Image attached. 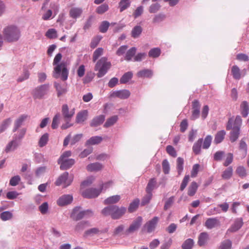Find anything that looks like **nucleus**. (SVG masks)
Returning a JSON list of instances; mask_svg holds the SVG:
<instances>
[{"instance_id":"nucleus-44","label":"nucleus","mask_w":249,"mask_h":249,"mask_svg":"<svg viewBox=\"0 0 249 249\" xmlns=\"http://www.w3.org/2000/svg\"><path fill=\"white\" fill-rule=\"evenodd\" d=\"M232 173V167L231 166H229L223 171L221 176L223 179H229L231 177Z\"/></svg>"},{"instance_id":"nucleus-30","label":"nucleus","mask_w":249,"mask_h":249,"mask_svg":"<svg viewBox=\"0 0 249 249\" xmlns=\"http://www.w3.org/2000/svg\"><path fill=\"white\" fill-rule=\"evenodd\" d=\"M121 199L119 195H115L109 196L104 200V203L105 205L113 204L117 203Z\"/></svg>"},{"instance_id":"nucleus-5","label":"nucleus","mask_w":249,"mask_h":249,"mask_svg":"<svg viewBox=\"0 0 249 249\" xmlns=\"http://www.w3.org/2000/svg\"><path fill=\"white\" fill-rule=\"evenodd\" d=\"M111 66V63L107 61V57H103L99 59L95 66V71H98L97 74L98 78L104 76L107 72Z\"/></svg>"},{"instance_id":"nucleus-32","label":"nucleus","mask_w":249,"mask_h":249,"mask_svg":"<svg viewBox=\"0 0 249 249\" xmlns=\"http://www.w3.org/2000/svg\"><path fill=\"white\" fill-rule=\"evenodd\" d=\"M203 143V139H199L193 145V151L196 155H198L201 151V147Z\"/></svg>"},{"instance_id":"nucleus-57","label":"nucleus","mask_w":249,"mask_h":249,"mask_svg":"<svg viewBox=\"0 0 249 249\" xmlns=\"http://www.w3.org/2000/svg\"><path fill=\"white\" fill-rule=\"evenodd\" d=\"M236 174L241 178H243L247 176V172L245 168L243 166L237 167L236 170Z\"/></svg>"},{"instance_id":"nucleus-19","label":"nucleus","mask_w":249,"mask_h":249,"mask_svg":"<svg viewBox=\"0 0 249 249\" xmlns=\"http://www.w3.org/2000/svg\"><path fill=\"white\" fill-rule=\"evenodd\" d=\"M80 207H75L72 210L71 217L75 221H78L84 218L83 211H80Z\"/></svg>"},{"instance_id":"nucleus-40","label":"nucleus","mask_w":249,"mask_h":249,"mask_svg":"<svg viewBox=\"0 0 249 249\" xmlns=\"http://www.w3.org/2000/svg\"><path fill=\"white\" fill-rule=\"evenodd\" d=\"M137 49L135 47H132L129 49L126 53L125 55V60L129 61L132 60V57L135 55L136 53Z\"/></svg>"},{"instance_id":"nucleus-23","label":"nucleus","mask_w":249,"mask_h":249,"mask_svg":"<svg viewBox=\"0 0 249 249\" xmlns=\"http://www.w3.org/2000/svg\"><path fill=\"white\" fill-rule=\"evenodd\" d=\"M88 111L87 110H83L77 114L76 122L78 124L83 123L87 119Z\"/></svg>"},{"instance_id":"nucleus-45","label":"nucleus","mask_w":249,"mask_h":249,"mask_svg":"<svg viewBox=\"0 0 249 249\" xmlns=\"http://www.w3.org/2000/svg\"><path fill=\"white\" fill-rule=\"evenodd\" d=\"M142 29L141 26L137 25L135 26L131 31V36L133 38H137L141 34Z\"/></svg>"},{"instance_id":"nucleus-51","label":"nucleus","mask_w":249,"mask_h":249,"mask_svg":"<svg viewBox=\"0 0 249 249\" xmlns=\"http://www.w3.org/2000/svg\"><path fill=\"white\" fill-rule=\"evenodd\" d=\"M161 53V51L159 48H154L151 49L148 55L150 57L156 58L159 57Z\"/></svg>"},{"instance_id":"nucleus-61","label":"nucleus","mask_w":249,"mask_h":249,"mask_svg":"<svg viewBox=\"0 0 249 249\" xmlns=\"http://www.w3.org/2000/svg\"><path fill=\"white\" fill-rule=\"evenodd\" d=\"M160 5L159 3H154L152 4L149 8V12L150 13H156L160 8Z\"/></svg>"},{"instance_id":"nucleus-49","label":"nucleus","mask_w":249,"mask_h":249,"mask_svg":"<svg viewBox=\"0 0 249 249\" xmlns=\"http://www.w3.org/2000/svg\"><path fill=\"white\" fill-rule=\"evenodd\" d=\"M194 244V240L189 238L186 239L182 244L181 247L182 249H192Z\"/></svg>"},{"instance_id":"nucleus-21","label":"nucleus","mask_w":249,"mask_h":249,"mask_svg":"<svg viewBox=\"0 0 249 249\" xmlns=\"http://www.w3.org/2000/svg\"><path fill=\"white\" fill-rule=\"evenodd\" d=\"M21 143L17 140L13 138L12 140L10 141L6 145L5 151L6 153H9L15 151Z\"/></svg>"},{"instance_id":"nucleus-18","label":"nucleus","mask_w":249,"mask_h":249,"mask_svg":"<svg viewBox=\"0 0 249 249\" xmlns=\"http://www.w3.org/2000/svg\"><path fill=\"white\" fill-rule=\"evenodd\" d=\"M220 222L217 217L209 218L205 222L204 226L208 229H212L219 226Z\"/></svg>"},{"instance_id":"nucleus-7","label":"nucleus","mask_w":249,"mask_h":249,"mask_svg":"<svg viewBox=\"0 0 249 249\" xmlns=\"http://www.w3.org/2000/svg\"><path fill=\"white\" fill-rule=\"evenodd\" d=\"M142 222V218L141 216H138L130 225L129 228L124 232L125 235H129L139 230Z\"/></svg>"},{"instance_id":"nucleus-42","label":"nucleus","mask_w":249,"mask_h":249,"mask_svg":"<svg viewBox=\"0 0 249 249\" xmlns=\"http://www.w3.org/2000/svg\"><path fill=\"white\" fill-rule=\"evenodd\" d=\"M133 76V73L131 71H128L124 73L120 79L121 84H125L128 82Z\"/></svg>"},{"instance_id":"nucleus-35","label":"nucleus","mask_w":249,"mask_h":249,"mask_svg":"<svg viewBox=\"0 0 249 249\" xmlns=\"http://www.w3.org/2000/svg\"><path fill=\"white\" fill-rule=\"evenodd\" d=\"M30 76V72L27 67L23 68V71L22 74L18 78L17 81L18 82H22L28 79Z\"/></svg>"},{"instance_id":"nucleus-37","label":"nucleus","mask_w":249,"mask_h":249,"mask_svg":"<svg viewBox=\"0 0 249 249\" xmlns=\"http://www.w3.org/2000/svg\"><path fill=\"white\" fill-rule=\"evenodd\" d=\"M153 75V72L149 69H144L139 71L137 73V76L139 77H147L151 78Z\"/></svg>"},{"instance_id":"nucleus-31","label":"nucleus","mask_w":249,"mask_h":249,"mask_svg":"<svg viewBox=\"0 0 249 249\" xmlns=\"http://www.w3.org/2000/svg\"><path fill=\"white\" fill-rule=\"evenodd\" d=\"M100 230L97 228H93L86 231L83 234L85 238L93 236L99 233Z\"/></svg>"},{"instance_id":"nucleus-46","label":"nucleus","mask_w":249,"mask_h":249,"mask_svg":"<svg viewBox=\"0 0 249 249\" xmlns=\"http://www.w3.org/2000/svg\"><path fill=\"white\" fill-rule=\"evenodd\" d=\"M49 140V134L47 133L44 134L39 139L38 145L42 147L46 145Z\"/></svg>"},{"instance_id":"nucleus-11","label":"nucleus","mask_w":249,"mask_h":249,"mask_svg":"<svg viewBox=\"0 0 249 249\" xmlns=\"http://www.w3.org/2000/svg\"><path fill=\"white\" fill-rule=\"evenodd\" d=\"M101 193V190L96 188H89L82 193V196L85 198H92L97 197Z\"/></svg>"},{"instance_id":"nucleus-58","label":"nucleus","mask_w":249,"mask_h":249,"mask_svg":"<svg viewBox=\"0 0 249 249\" xmlns=\"http://www.w3.org/2000/svg\"><path fill=\"white\" fill-rule=\"evenodd\" d=\"M13 214L9 211H5L1 213L0 217L3 221H7L12 218Z\"/></svg>"},{"instance_id":"nucleus-28","label":"nucleus","mask_w":249,"mask_h":249,"mask_svg":"<svg viewBox=\"0 0 249 249\" xmlns=\"http://www.w3.org/2000/svg\"><path fill=\"white\" fill-rule=\"evenodd\" d=\"M83 12V10L81 8L73 7L71 9L69 15L72 18L76 19L80 17Z\"/></svg>"},{"instance_id":"nucleus-10","label":"nucleus","mask_w":249,"mask_h":249,"mask_svg":"<svg viewBox=\"0 0 249 249\" xmlns=\"http://www.w3.org/2000/svg\"><path fill=\"white\" fill-rule=\"evenodd\" d=\"M130 95V92L127 89L113 91L110 93V96L111 97H118L121 99H127Z\"/></svg>"},{"instance_id":"nucleus-36","label":"nucleus","mask_w":249,"mask_h":249,"mask_svg":"<svg viewBox=\"0 0 249 249\" xmlns=\"http://www.w3.org/2000/svg\"><path fill=\"white\" fill-rule=\"evenodd\" d=\"M12 119L8 118L4 120L0 124V134L3 132L12 123Z\"/></svg>"},{"instance_id":"nucleus-13","label":"nucleus","mask_w":249,"mask_h":249,"mask_svg":"<svg viewBox=\"0 0 249 249\" xmlns=\"http://www.w3.org/2000/svg\"><path fill=\"white\" fill-rule=\"evenodd\" d=\"M73 200V196L71 195H64L57 200V204L59 206H64L71 204Z\"/></svg>"},{"instance_id":"nucleus-52","label":"nucleus","mask_w":249,"mask_h":249,"mask_svg":"<svg viewBox=\"0 0 249 249\" xmlns=\"http://www.w3.org/2000/svg\"><path fill=\"white\" fill-rule=\"evenodd\" d=\"M109 7L107 4L105 3L99 6L96 9V12L99 14H103L108 11Z\"/></svg>"},{"instance_id":"nucleus-34","label":"nucleus","mask_w":249,"mask_h":249,"mask_svg":"<svg viewBox=\"0 0 249 249\" xmlns=\"http://www.w3.org/2000/svg\"><path fill=\"white\" fill-rule=\"evenodd\" d=\"M225 135L226 132L224 130L218 131L215 135L214 142L215 144H218L224 140Z\"/></svg>"},{"instance_id":"nucleus-9","label":"nucleus","mask_w":249,"mask_h":249,"mask_svg":"<svg viewBox=\"0 0 249 249\" xmlns=\"http://www.w3.org/2000/svg\"><path fill=\"white\" fill-rule=\"evenodd\" d=\"M159 221L158 216H154L152 219L147 221L143 226V230H146L148 233H151L154 231L156 226Z\"/></svg>"},{"instance_id":"nucleus-60","label":"nucleus","mask_w":249,"mask_h":249,"mask_svg":"<svg viewBox=\"0 0 249 249\" xmlns=\"http://www.w3.org/2000/svg\"><path fill=\"white\" fill-rule=\"evenodd\" d=\"M175 200V197L174 196L170 197L168 198L164 204L163 209L165 211L169 209L173 204Z\"/></svg>"},{"instance_id":"nucleus-26","label":"nucleus","mask_w":249,"mask_h":249,"mask_svg":"<svg viewBox=\"0 0 249 249\" xmlns=\"http://www.w3.org/2000/svg\"><path fill=\"white\" fill-rule=\"evenodd\" d=\"M105 117L104 115L94 117L91 121L90 125L92 127H96L101 124L104 121Z\"/></svg>"},{"instance_id":"nucleus-54","label":"nucleus","mask_w":249,"mask_h":249,"mask_svg":"<svg viewBox=\"0 0 249 249\" xmlns=\"http://www.w3.org/2000/svg\"><path fill=\"white\" fill-rule=\"evenodd\" d=\"M212 141V137L211 135H207L205 138L204 139L203 144L202 148L205 149H208L211 144Z\"/></svg>"},{"instance_id":"nucleus-50","label":"nucleus","mask_w":249,"mask_h":249,"mask_svg":"<svg viewBox=\"0 0 249 249\" xmlns=\"http://www.w3.org/2000/svg\"><path fill=\"white\" fill-rule=\"evenodd\" d=\"M89 226L90 223L88 221H82L77 224L75 226V230L79 231Z\"/></svg>"},{"instance_id":"nucleus-53","label":"nucleus","mask_w":249,"mask_h":249,"mask_svg":"<svg viewBox=\"0 0 249 249\" xmlns=\"http://www.w3.org/2000/svg\"><path fill=\"white\" fill-rule=\"evenodd\" d=\"M231 245L232 242L230 240H225L221 242L218 249H231Z\"/></svg>"},{"instance_id":"nucleus-62","label":"nucleus","mask_w":249,"mask_h":249,"mask_svg":"<svg viewBox=\"0 0 249 249\" xmlns=\"http://www.w3.org/2000/svg\"><path fill=\"white\" fill-rule=\"evenodd\" d=\"M102 37L101 36H98L94 38H93L90 43V47L92 49H94L95 47H97V46L98 45L99 43L102 39Z\"/></svg>"},{"instance_id":"nucleus-63","label":"nucleus","mask_w":249,"mask_h":249,"mask_svg":"<svg viewBox=\"0 0 249 249\" xmlns=\"http://www.w3.org/2000/svg\"><path fill=\"white\" fill-rule=\"evenodd\" d=\"M162 166L163 172L165 174H168L170 171V165L167 160L165 159L162 161Z\"/></svg>"},{"instance_id":"nucleus-33","label":"nucleus","mask_w":249,"mask_h":249,"mask_svg":"<svg viewBox=\"0 0 249 249\" xmlns=\"http://www.w3.org/2000/svg\"><path fill=\"white\" fill-rule=\"evenodd\" d=\"M241 112L244 117H246L249 113V106L247 101H243L240 105Z\"/></svg>"},{"instance_id":"nucleus-22","label":"nucleus","mask_w":249,"mask_h":249,"mask_svg":"<svg viewBox=\"0 0 249 249\" xmlns=\"http://www.w3.org/2000/svg\"><path fill=\"white\" fill-rule=\"evenodd\" d=\"M243 225V220L242 218H236L234 221V223L232 224L228 231L231 232H235L239 230Z\"/></svg>"},{"instance_id":"nucleus-16","label":"nucleus","mask_w":249,"mask_h":249,"mask_svg":"<svg viewBox=\"0 0 249 249\" xmlns=\"http://www.w3.org/2000/svg\"><path fill=\"white\" fill-rule=\"evenodd\" d=\"M54 87L57 91L58 97L66 94L68 91V86L65 83L60 84L57 82L54 83Z\"/></svg>"},{"instance_id":"nucleus-14","label":"nucleus","mask_w":249,"mask_h":249,"mask_svg":"<svg viewBox=\"0 0 249 249\" xmlns=\"http://www.w3.org/2000/svg\"><path fill=\"white\" fill-rule=\"evenodd\" d=\"M246 71V69L241 71L239 67L236 65L233 66L231 69V72L233 77L236 80H239L242 76H244L245 75Z\"/></svg>"},{"instance_id":"nucleus-15","label":"nucleus","mask_w":249,"mask_h":249,"mask_svg":"<svg viewBox=\"0 0 249 249\" xmlns=\"http://www.w3.org/2000/svg\"><path fill=\"white\" fill-rule=\"evenodd\" d=\"M75 163L74 159H65L62 160H58V163L60 165V168L61 170H67L70 168Z\"/></svg>"},{"instance_id":"nucleus-12","label":"nucleus","mask_w":249,"mask_h":249,"mask_svg":"<svg viewBox=\"0 0 249 249\" xmlns=\"http://www.w3.org/2000/svg\"><path fill=\"white\" fill-rule=\"evenodd\" d=\"M75 113V109L72 108L69 110L68 106L67 104L62 105V114L66 121H70L71 118L73 117Z\"/></svg>"},{"instance_id":"nucleus-1","label":"nucleus","mask_w":249,"mask_h":249,"mask_svg":"<svg viewBox=\"0 0 249 249\" xmlns=\"http://www.w3.org/2000/svg\"><path fill=\"white\" fill-rule=\"evenodd\" d=\"M62 57L61 53H58L54 58L53 63L54 66L53 76L55 78H60L64 81L67 80L69 71L66 62L62 61L60 63Z\"/></svg>"},{"instance_id":"nucleus-2","label":"nucleus","mask_w":249,"mask_h":249,"mask_svg":"<svg viewBox=\"0 0 249 249\" xmlns=\"http://www.w3.org/2000/svg\"><path fill=\"white\" fill-rule=\"evenodd\" d=\"M242 123V119L239 115L235 117L234 120L232 117L229 118L227 124L226 129L227 130H232L230 133V140L231 142L236 141L238 138Z\"/></svg>"},{"instance_id":"nucleus-64","label":"nucleus","mask_w":249,"mask_h":249,"mask_svg":"<svg viewBox=\"0 0 249 249\" xmlns=\"http://www.w3.org/2000/svg\"><path fill=\"white\" fill-rule=\"evenodd\" d=\"M45 35L49 38H55L57 37V32L54 29H50L47 31Z\"/></svg>"},{"instance_id":"nucleus-41","label":"nucleus","mask_w":249,"mask_h":249,"mask_svg":"<svg viewBox=\"0 0 249 249\" xmlns=\"http://www.w3.org/2000/svg\"><path fill=\"white\" fill-rule=\"evenodd\" d=\"M118 119V117L117 115L111 116L107 119L104 125V126L107 128L113 125L116 123Z\"/></svg>"},{"instance_id":"nucleus-59","label":"nucleus","mask_w":249,"mask_h":249,"mask_svg":"<svg viewBox=\"0 0 249 249\" xmlns=\"http://www.w3.org/2000/svg\"><path fill=\"white\" fill-rule=\"evenodd\" d=\"M103 49L102 48H98L93 53L92 60L94 62L98 59V58L103 54Z\"/></svg>"},{"instance_id":"nucleus-47","label":"nucleus","mask_w":249,"mask_h":249,"mask_svg":"<svg viewBox=\"0 0 249 249\" xmlns=\"http://www.w3.org/2000/svg\"><path fill=\"white\" fill-rule=\"evenodd\" d=\"M177 168L178 175H180L183 170L184 160L183 158L178 157L177 160Z\"/></svg>"},{"instance_id":"nucleus-4","label":"nucleus","mask_w":249,"mask_h":249,"mask_svg":"<svg viewBox=\"0 0 249 249\" xmlns=\"http://www.w3.org/2000/svg\"><path fill=\"white\" fill-rule=\"evenodd\" d=\"M3 36L4 39L9 42L18 41L20 37V31L15 26H9L4 29Z\"/></svg>"},{"instance_id":"nucleus-24","label":"nucleus","mask_w":249,"mask_h":249,"mask_svg":"<svg viewBox=\"0 0 249 249\" xmlns=\"http://www.w3.org/2000/svg\"><path fill=\"white\" fill-rule=\"evenodd\" d=\"M17 131V133L14 134L13 138L21 143L22 140L24 138L26 134L27 129L26 128H22L18 129Z\"/></svg>"},{"instance_id":"nucleus-6","label":"nucleus","mask_w":249,"mask_h":249,"mask_svg":"<svg viewBox=\"0 0 249 249\" xmlns=\"http://www.w3.org/2000/svg\"><path fill=\"white\" fill-rule=\"evenodd\" d=\"M50 85L43 84L37 87L33 90L32 95L35 99H41L46 95L49 91Z\"/></svg>"},{"instance_id":"nucleus-43","label":"nucleus","mask_w":249,"mask_h":249,"mask_svg":"<svg viewBox=\"0 0 249 249\" xmlns=\"http://www.w3.org/2000/svg\"><path fill=\"white\" fill-rule=\"evenodd\" d=\"M197 188L198 185L196 182L195 181L192 182L188 188V195L191 196H194Z\"/></svg>"},{"instance_id":"nucleus-29","label":"nucleus","mask_w":249,"mask_h":249,"mask_svg":"<svg viewBox=\"0 0 249 249\" xmlns=\"http://www.w3.org/2000/svg\"><path fill=\"white\" fill-rule=\"evenodd\" d=\"M103 140V138L101 136H96L91 137L86 142V146L90 145H95L100 143Z\"/></svg>"},{"instance_id":"nucleus-8","label":"nucleus","mask_w":249,"mask_h":249,"mask_svg":"<svg viewBox=\"0 0 249 249\" xmlns=\"http://www.w3.org/2000/svg\"><path fill=\"white\" fill-rule=\"evenodd\" d=\"M69 173L65 172L60 175L56 180L55 184L56 186H60L62 184H64V187H66L70 185L71 183L72 179L69 178Z\"/></svg>"},{"instance_id":"nucleus-48","label":"nucleus","mask_w":249,"mask_h":249,"mask_svg":"<svg viewBox=\"0 0 249 249\" xmlns=\"http://www.w3.org/2000/svg\"><path fill=\"white\" fill-rule=\"evenodd\" d=\"M153 196V193H146V194L142 198L141 205L142 206H144L148 204Z\"/></svg>"},{"instance_id":"nucleus-20","label":"nucleus","mask_w":249,"mask_h":249,"mask_svg":"<svg viewBox=\"0 0 249 249\" xmlns=\"http://www.w3.org/2000/svg\"><path fill=\"white\" fill-rule=\"evenodd\" d=\"M27 117V115L23 114L15 120L13 128V132H16L23 124Z\"/></svg>"},{"instance_id":"nucleus-25","label":"nucleus","mask_w":249,"mask_h":249,"mask_svg":"<svg viewBox=\"0 0 249 249\" xmlns=\"http://www.w3.org/2000/svg\"><path fill=\"white\" fill-rule=\"evenodd\" d=\"M103 168L102 164L99 162H94L89 164L87 166V170L89 172H97L101 170Z\"/></svg>"},{"instance_id":"nucleus-17","label":"nucleus","mask_w":249,"mask_h":249,"mask_svg":"<svg viewBox=\"0 0 249 249\" xmlns=\"http://www.w3.org/2000/svg\"><path fill=\"white\" fill-rule=\"evenodd\" d=\"M159 187L157 179L155 178H151L148 181L145 188L146 193H153V191Z\"/></svg>"},{"instance_id":"nucleus-38","label":"nucleus","mask_w":249,"mask_h":249,"mask_svg":"<svg viewBox=\"0 0 249 249\" xmlns=\"http://www.w3.org/2000/svg\"><path fill=\"white\" fill-rule=\"evenodd\" d=\"M140 204V200L138 198H136L133 200L129 204L128 208V211L129 213H133L135 211Z\"/></svg>"},{"instance_id":"nucleus-39","label":"nucleus","mask_w":249,"mask_h":249,"mask_svg":"<svg viewBox=\"0 0 249 249\" xmlns=\"http://www.w3.org/2000/svg\"><path fill=\"white\" fill-rule=\"evenodd\" d=\"M131 1L130 0H121L119 3V7L120 8V11L122 12L124 10L127 9L130 6Z\"/></svg>"},{"instance_id":"nucleus-55","label":"nucleus","mask_w":249,"mask_h":249,"mask_svg":"<svg viewBox=\"0 0 249 249\" xmlns=\"http://www.w3.org/2000/svg\"><path fill=\"white\" fill-rule=\"evenodd\" d=\"M110 23L107 21H103L101 22L99 27V31L102 33H105L107 32Z\"/></svg>"},{"instance_id":"nucleus-56","label":"nucleus","mask_w":249,"mask_h":249,"mask_svg":"<svg viewBox=\"0 0 249 249\" xmlns=\"http://www.w3.org/2000/svg\"><path fill=\"white\" fill-rule=\"evenodd\" d=\"M60 115L59 113H57L53 118L52 127L53 129H56L60 123Z\"/></svg>"},{"instance_id":"nucleus-3","label":"nucleus","mask_w":249,"mask_h":249,"mask_svg":"<svg viewBox=\"0 0 249 249\" xmlns=\"http://www.w3.org/2000/svg\"><path fill=\"white\" fill-rule=\"evenodd\" d=\"M126 209L124 207H119L116 205H110L105 207L101 211L104 216L110 215L113 219H118L126 212Z\"/></svg>"},{"instance_id":"nucleus-27","label":"nucleus","mask_w":249,"mask_h":249,"mask_svg":"<svg viewBox=\"0 0 249 249\" xmlns=\"http://www.w3.org/2000/svg\"><path fill=\"white\" fill-rule=\"evenodd\" d=\"M209 234L206 232H203L200 233L198 236V244L200 246L206 245L209 240Z\"/></svg>"}]
</instances>
